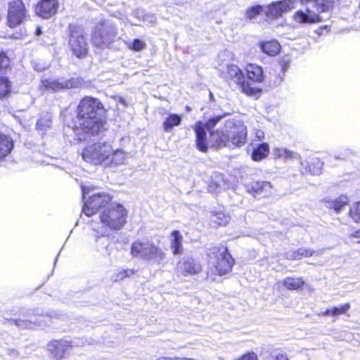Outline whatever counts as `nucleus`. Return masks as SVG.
Instances as JSON below:
<instances>
[{
	"label": "nucleus",
	"mask_w": 360,
	"mask_h": 360,
	"mask_svg": "<svg viewBox=\"0 0 360 360\" xmlns=\"http://www.w3.org/2000/svg\"><path fill=\"white\" fill-rule=\"evenodd\" d=\"M101 103L96 98H83L77 108V115L72 122V126L64 129L65 134L72 131L75 142L87 140L91 136L98 135L105 130ZM68 136V134H66Z\"/></svg>",
	"instance_id": "obj_1"
},
{
	"label": "nucleus",
	"mask_w": 360,
	"mask_h": 360,
	"mask_svg": "<svg viewBox=\"0 0 360 360\" xmlns=\"http://www.w3.org/2000/svg\"><path fill=\"white\" fill-rule=\"evenodd\" d=\"M307 6L297 11L293 15V20L299 24H314L321 21L320 12L328 11L335 0H299Z\"/></svg>",
	"instance_id": "obj_2"
},
{
	"label": "nucleus",
	"mask_w": 360,
	"mask_h": 360,
	"mask_svg": "<svg viewBox=\"0 0 360 360\" xmlns=\"http://www.w3.org/2000/svg\"><path fill=\"white\" fill-rule=\"evenodd\" d=\"M221 76L227 80H232L237 84L241 91L249 96L259 97L262 94V89L252 84L245 79L242 70L235 65H226V69L219 68Z\"/></svg>",
	"instance_id": "obj_3"
},
{
	"label": "nucleus",
	"mask_w": 360,
	"mask_h": 360,
	"mask_svg": "<svg viewBox=\"0 0 360 360\" xmlns=\"http://www.w3.org/2000/svg\"><path fill=\"white\" fill-rule=\"evenodd\" d=\"M127 211L121 204L111 205L100 214L102 224L113 231L122 229L127 222Z\"/></svg>",
	"instance_id": "obj_4"
},
{
	"label": "nucleus",
	"mask_w": 360,
	"mask_h": 360,
	"mask_svg": "<svg viewBox=\"0 0 360 360\" xmlns=\"http://www.w3.org/2000/svg\"><path fill=\"white\" fill-rule=\"evenodd\" d=\"M112 146L108 142H97L88 144L82 152V156L88 163L98 165L104 164L110 158Z\"/></svg>",
	"instance_id": "obj_5"
},
{
	"label": "nucleus",
	"mask_w": 360,
	"mask_h": 360,
	"mask_svg": "<svg viewBox=\"0 0 360 360\" xmlns=\"http://www.w3.org/2000/svg\"><path fill=\"white\" fill-rule=\"evenodd\" d=\"M131 255L143 259L160 263L165 258L164 252L149 240H138L131 246Z\"/></svg>",
	"instance_id": "obj_6"
},
{
	"label": "nucleus",
	"mask_w": 360,
	"mask_h": 360,
	"mask_svg": "<svg viewBox=\"0 0 360 360\" xmlns=\"http://www.w3.org/2000/svg\"><path fill=\"white\" fill-rule=\"evenodd\" d=\"M224 129L227 134L229 143L241 147L247 142V127L241 120L231 118L226 121Z\"/></svg>",
	"instance_id": "obj_7"
},
{
	"label": "nucleus",
	"mask_w": 360,
	"mask_h": 360,
	"mask_svg": "<svg viewBox=\"0 0 360 360\" xmlns=\"http://www.w3.org/2000/svg\"><path fill=\"white\" fill-rule=\"evenodd\" d=\"M82 192L84 200L82 211L87 217H91L96 214L101 207H104L112 200V197L106 193H94L89 198H86L89 193V188L86 186H82Z\"/></svg>",
	"instance_id": "obj_8"
},
{
	"label": "nucleus",
	"mask_w": 360,
	"mask_h": 360,
	"mask_svg": "<svg viewBox=\"0 0 360 360\" xmlns=\"http://www.w3.org/2000/svg\"><path fill=\"white\" fill-rule=\"evenodd\" d=\"M209 256L210 259H214L212 263L219 275H224L231 271L234 259L228 252L226 247L224 245L213 247L210 250Z\"/></svg>",
	"instance_id": "obj_9"
},
{
	"label": "nucleus",
	"mask_w": 360,
	"mask_h": 360,
	"mask_svg": "<svg viewBox=\"0 0 360 360\" xmlns=\"http://www.w3.org/2000/svg\"><path fill=\"white\" fill-rule=\"evenodd\" d=\"M70 41L71 49L77 58H82L87 53V43L83 34L81 26L76 24L69 25Z\"/></svg>",
	"instance_id": "obj_10"
},
{
	"label": "nucleus",
	"mask_w": 360,
	"mask_h": 360,
	"mask_svg": "<svg viewBox=\"0 0 360 360\" xmlns=\"http://www.w3.org/2000/svg\"><path fill=\"white\" fill-rule=\"evenodd\" d=\"M117 36V29L111 23L102 22L96 26L92 37L96 46L101 47L112 43Z\"/></svg>",
	"instance_id": "obj_11"
},
{
	"label": "nucleus",
	"mask_w": 360,
	"mask_h": 360,
	"mask_svg": "<svg viewBox=\"0 0 360 360\" xmlns=\"http://www.w3.org/2000/svg\"><path fill=\"white\" fill-rule=\"evenodd\" d=\"M25 16L26 10L22 1L15 0L9 3L8 11V25L9 27H17L23 22Z\"/></svg>",
	"instance_id": "obj_12"
},
{
	"label": "nucleus",
	"mask_w": 360,
	"mask_h": 360,
	"mask_svg": "<svg viewBox=\"0 0 360 360\" xmlns=\"http://www.w3.org/2000/svg\"><path fill=\"white\" fill-rule=\"evenodd\" d=\"M81 85V81L78 79H46L41 80L43 89L47 91H58L63 89L77 88Z\"/></svg>",
	"instance_id": "obj_13"
},
{
	"label": "nucleus",
	"mask_w": 360,
	"mask_h": 360,
	"mask_svg": "<svg viewBox=\"0 0 360 360\" xmlns=\"http://www.w3.org/2000/svg\"><path fill=\"white\" fill-rule=\"evenodd\" d=\"M79 345V342H77L75 340H53L47 345V349L52 357L56 359L60 360L65 357L66 352L70 348Z\"/></svg>",
	"instance_id": "obj_14"
},
{
	"label": "nucleus",
	"mask_w": 360,
	"mask_h": 360,
	"mask_svg": "<svg viewBox=\"0 0 360 360\" xmlns=\"http://www.w3.org/2000/svg\"><path fill=\"white\" fill-rule=\"evenodd\" d=\"M176 272L184 276L199 274L202 266L198 260L191 257H183L176 264Z\"/></svg>",
	"instance_id": "obj_15"
},
{
	"label": "nucleus",
	"mask_w": 360,
	"mask_h": 360,
	"mask_svg": "<svg viewBox=\"0 0 360 360\" xmlns=\"http://www.w3.org/2000/svg\"><path fill=\"white\" fill-rule=\"evenodd\" d=\"M299 0H285L271 4L266 11L269 18H276L282 15L283 13L288 12L294 8L298 4Z\"/></svg>",
	"instance_id": "obj_16"
},
{
	"label": "nucleus",
	"mask_w": 360,
	"mask_h": 360,
	"mask_svg": "<svg viewBox=\"0 0 360 360\" xmlns=\"http://www.w3.org/2000/svg\"><path fill=\"white\" fill-rule=\"evenodd\" d=\"M49 316H44L39 315L34 316L30 320L15 319L12 320V323L15 325L20 329H37L43 328L47 326Z\"/></svg>",
	"instance_id": "obj_17"
},
{
	"label": "nucleus",
	"mask_w": 360,
	"mask_h": 360,
	"mask_svg": "<svg viewBox=\"0 0 360 360\" xmlns=\"http://www.w3.org/2000/svg\"><path fill=\"white\" fill-rule=\"evenodd\" d=\"M58 9L57 0H41L35 8L36 13L43 18H49L54 15Z\"/></svg>",
	"instance_id": "obj_18"
},
{
	"label": "nucleus",
	"mask_w": 360,
	"mask_h": 360,
	"mask_svg": "<svg viewBox=\"0 0 360 360\" xmlns=\"http://www.w3.org/2000/svg\"><path fill=\"white\" fill-rule=\"evenodd\" d=\"M195 134L196 148L202 153H207L208 150L207 136L205 129V124L202 121H198L193 127Z\"/></svg>",
	"instance_id": "obj_19"
},
{
	"label": "nucleus",
	"mask_w": 360,
	"mask_h": 360,
	"mask_svg": "<svg viewBox=\"0 0 360 360\" xmlns=\"http://www.w3.org/2000/svg\"><path fill=\"white\" fill-rule=\"evenodd\" d=\"M210 144L211 147L221 148L229 146L227 134L224 130L210 131Z\"/></svg>",
	"instance_id": "obj_20"
},
{
	"label": "nucleus",
	"mask_w": 360,
	"mask_h": 360,
	"mask_svg": "<svg viewBox=\"0 0 360 360\" xmlns=\"http://www.w3.org/2000/svg\"><path fill=\"white\" fill-rule=\"evenodd\" d=\"M248 82L262 83L264 81V72L262 68L255 64H248L245 68Z\"/></svg>",
	"instance_id": "obj_21"
},
{
	"label": "nucleus",
	"mask_w": 360,
	"mask_h": 360,
	"mask_svg": "<svg viewBox=\"0 0 360 360\" xmlns=\"http://www.w3.org/2000/svg\"><path fill=\"white\" fill-rule=\"evenodd\" d=\"M13 148L12 139L2 133H0V160L6 157Z\"/></svg>",
	"instance_id": "obj_22"
},
{
	"label": "nucleus",
	"mask_w": 360,
	"mask_h": 360,
	"mask_svg": "<svg viewBox=\"0 0 360 360\" xmlns=\"http://www.w3.org/2000/svg\"><path fill=\"white\" fill-rule=\"evenodd\" d=\"M262 51L269 56H276L280 51L281 46L276 40L259 43Z\"/></svg>",
	"instance_id": "obj_23"
},
{
	"label": "nucleus",
	"mask_w": 360,
	"mask_h": 360,
	"mask_svg": "<svg viewBox=\"0 0 360 360\" xmlns=\"http://www.w3.org/2000/svg\"><path fill=\"white\" fill-rule=\"evenodd\" d=\"M127 160V153L120 149L114 150L112 148V155L110 158L106 161L105 165H120L124 163Z\"/></svg>",
	"instance_id": "obj_24"
},
{
	"label": "nucleus",
	"mask_w": 360,
	"mask_h": 360,
	"mask_svg": "<svg viewBox=\"0 0 360 360\" xmlns=\"http://www.w3.org/2000/svg\"><path fill=\"white\" fill-rule=\"evenodd\" d=\"M269 153V145L266 143L259 144L252 150L251 157L254 161L258 162L266 158Z\"/></svg>",
	"instance_id": "obj_25"
},
{
	"label": "nucleus",
	"mask_w": 360,
	"mask_h": 360,
	"mask_svg": "<svg viewBox=\"0 0 360 360\" xmlns=\"http://www.w3.org/2000/svg\"><path fill=\"white\" fill-rule=\"evenodd\" d=\"M301 165L305 172H309L314 175L319 174L322 169L323 163L318 159L314 158L310 164L307 162H301Z\"/></svg>",
	"instance_id": "obj_26"
},
{
	"label": "nucleus",
	"mask_w": 360,
	"mask_h": 360,
	"mask_svg": "<svg viewBox=\"0 0 360 360\" xmlns=\"http://www.w3.org/2000/svg\"><path fill=\"white\" fill-rule=\"evenodd\" d=\"M272 186L269 181H255L252 184V191L259 195L267 196L271 193Z\"/></svg>",
	"instance_id": "obj_27"
},
{
	"label": "nucleus",
	"mask_w": 360,
	"mask_h": 360,
	"mask_svg": "<svg viewBox=\"0 0 360 360\" xmlns=\"http://www.w3.org/2000/svg\"><path fill=\"white\" fill-rule=\"evenodd\" d=\"M172 240L171 241V249L174 255H179L182 253V236L179 231H174L172 233Z\"/></svg>",
	"instance_id": "obj_28"
},
{
	"label": "nucleus",
	"mask_w": 360,
	"mask_h": 360,
	"mask_svg": "<svg viewBox=\"0 0 360 360\" xmlns=\"http://www.w3.org/2000/svg\"><path fill=\"white\" fill-rule=\"evenodd\" d=\"M274 155L276 158H281V159H298L300 160V155L295 153L293 151H291L290 150H288L284 148H276L274 149Z\"/></svg>",
	"instance_id": "obj_29"
},
{
	"label": "nucleus",
	"mask_w": 360,
	"mask_h": 360,
	"mask_svg": "<svg viewBox=\"0 0 360 360\" xmlns=\"http://www.w3.org/2000/svg\"><path fill=\"white\" fill-rule=\"evenodd\" d=\"M326 207L333 209L337 213L348 204V198L345 195H341L334 200L326 201Z\"/></svg>",
	"instance_id": "obj_30"
},
{
	"label": "nucleus",
	"mask_w": 360,
	"mask_h": 360,
	"mask_svg": "<svg viewBox=\"0 0 360 360\" xmlns=\"http://www.w3.org/2000/svg\"><path fill=\"white\" fill-rule=\"evenodd\" d=\"M181 117L177 114H169L163 122L165 131H170L174 127L179 126L181 124Z\"/></svg>",
	"instance_id": "obj_31"
},
{
	"label": "nucleus",
	"mask_w": 360,
	"mask_h": 360,
	"mask_svg": "<svg viewBox=\"0 0 360 360\" xmlns=\"http://www.w3.org/2000/svg\"><path fill=\"white\" fill-rule=\"evenodd\" d=\"M304 281L300 278L288 277L283 280V283L289 290H297L302 287Z\"/></svg>",
	"instance_id": "obj_32"
},
{
	"label": "nucleus",
	"mask_w": 360,
	"mask_h": 360,
	"mask_svg": "<svg viewBox=\"0 0 360 360\" xmlns=\"http://www.w3.org/2000/svg\"><path fill=\"white\" fill-rule=\"evenodd\" d=\"M51 117L49 114L42 116L37 123V129L41 134L49 129L51 126Z\"/></svg>",
	"instance_id": "obj_33"
},
{
	"label": "nucleus",
	"mask_w": 360,
	"mask_h": 360,
	"mask_svg": "<svg viewBox=\"0 0 360 360\" xmlns=\"http://www.w3.org/2000/svg\"><path fill=\"white\" fill-rule=\"evenodd\" d=\"M212 220L219 226H225L229 223L230 217L224 212H216Z\"/></svg>",
	"instance_id": "obj_34"
},
{
	"label": "nucleus",
	"mask_w": 360,
	"mask_h": 360,
	"mask_svg": "<svg viewBox=\"0 0 360 360\" xmlns=\"http://www.w3.org/2000/svg\"><path fill=\"white\" fill-rule=\"evenodd\" d=\"M11 89L10 81L5 77L0 78V98L7 96Z\"/></svg>",
	"instance_id": "obj_35"
},
{
	"label": "nucleus",
	"mask_w": 360,
	"mask_h": 360,
	"mask_svg": "<svg viewBox=\"0 0 360 360\" xmlns=\"http://www.w3.org/2000/svg\"><path fill=\"white\" fill-rule=\"evenodd\" d=\"M129 49L134 51H141L146 48V44L139 39H134L131 42L127 43Z\"/></svg>",
	"instance_id": "obj_36"
},
{
	"label": "nucleus",
	"mask_w": 360,
	"mask_h": 360,
	"mask_svg": "<svg viewBox=\"0 0 360 360\" xmlns=\"http://www.w3.org/2000/svg\"><path fill=\"white\" fill-rule=\"evenodd\" d=\"M349 214L355 222H360V201L352 205Z\"/></svg>",
	"instance_id": "obj_37"
},
{
	"label": "nucleus",
	"mask_w": 360,
	"mask_h": 360,
	"mask_svg": "<svg viewBox=\"0 0 360 360\" xmlns=\"http://www.w3.org/2000/svg\"><path fill=\"white\" fill-rule=\"evenodd\" d=\"M226 114H224L222 115H217L213 117L210 118L207 122L205 124V129L208 130L209 132L210 131H213L212 129L219 122V121L224 117Z\"/></svg>",
	"instance_id": "obj_38"
},
{
	"label": "nucleus",
	"mask_w": 360,
	"mask_h": 360,
	"mask_svg": "<svg viewBox=\"0 0 360 360\" xmlns=\"http://www.w3.org/2000/svg\"><path fill=\"white\" fill-rule=\"evenodd\" d=\"M262 10L260 6H252L246 11L245 16L249 20L255 19L260 14Z\"/></svg>",
	"instance_id": "obj_39"
},
{
	"label": "nucleus",
	"mask_w": 360,
	"mask_h": 360,
	"mask_svg": "<svg viewBox=\"0 0 360 360\" xmlns=\"http://www.w3.org/2000/svg\"><path fill=\"white\" fill-rule=\"evenodd\" d=\"M350 305L348 303L342 304L339 307L332 308V316H339L345 314L349 309Z\"/></svg>",
	"instance_id": "obj_40"
},
{
	"label": "nucleus",
	"mask_w": 360,
	"mask_h": 360,
	"mask_svg": "<svg viewBox=\"0 0 360 360\" xmlns=\"http://www.w3.org/2000/svg\"><path fill=\"white\" fill-rule=\"evenodd\" d=\"M265 360H289L287 356L283 353L275 351L269 355Z\"/></svg>",
	"instance_id": "obj_41"
},
{
	"label": "nucleus",
	"mask_w": 360,
	"mask_h": 360,
	"mask_svg": "<svg viewBox=\"0 0 360 360\" xmlns=\"http://www.w3.org/2000/svg\"><path fill=\"white\" fill-rule=\"evenodd\" d=\"M134 274V271L132 269H124L119 271L115 278V281L122 280L126 277L130 276Z\"/></svg>",
	"instance_id": "obj_42"
},
{
	"label": "nucleus",
	"mask_w": 360,
	"mask_h": 360,
	"mask_svg": "<svg viewBox=\"0 0 360 360\" xmlns=\"http://www.w3.org/2000/svg\"><path fill=\"white\" fill-rule=\"evenodd\" d=\"M297 255L299 257V259H301L302 257H311L314 254V251L310 249L305 248H300L297 251Z\"/></svg>",
	"instance_id": "obj_43"
},
{
	"label": "nucleus",
	"mask_w": 360,
	"mask_h": 360,
	"mask_svg": "<svg viewBox=\"0 0 360 360\" xmlns=\"http://www.w3.org/2000/svg\"><path fill=\"white\" fill-rule=\"evenodd\" d=\"M9 59L3 53H0V70L7 68L9 66Z\"/></svg>",
	"instance_id": "obj_44"
},
{
	"label": "nucleus",
	"mask_w": 360,
	"mask_h": 360,
	"mask_svg": "<svg viewBox=\"0 0 360 360\" xmlns=\"http://www.w3.org/2000/svg\"><path fill=\"white\" fill-rule=\"evenodd\" d=\"M284 257H285V259H290V260L299 259V257L297 255V252L296 251L287 252L285 254Z\"/></svg>",
	"instance_id": "obj_45"
},
{
	"label": "nucleus",
	"mask_w": 360,
	"mask_h": 360,
	"mask_svg": "<svg viewBox=\"0 0 360 360\" xmlns=\"http://www.w3.org/2000/svg\"><path fill=\"white\" fill-rule=\"evenodd\" d=\"M238 360H257V357L254 352H250L243 355Z\"/></svg>",
	"instance_id": "obj_46"
},
{
	"label": "nucleus",
	"mask_w": 360,
	"mask_h": 360,
	"mask_svg": "<svg viewBox=\"0 0 360 360\" xmlns=\"http://www.w3.org/2000/svg\"><path fill=\"white\" fill-rule=\"evenodd\" d=\"M255 136L259 141H262L264 139V133L262 130L260 129L255 130Z\"/></svg>",
	"instance_id": "obj_47"
},
{
	"label": "nucleus",
	"mask_w": 360,
	"mask_h": 360,
	"mask_svg": "<svg viewBox=\"0 0 360 360\" xmlns=\"http://www.w3.org/2000/svg\"><path fill=\"white\" fill-rule=\"evenodd\" d=\"M350 238L356 239V243H360V229L353 231L350 235Z\"/></svg>",
	"instance_id": "obj_48"
},
{
	"label": "nucleus",
	"mask_w": 360,
	"mask_h": 360,
	"mask_svg": "<svg viewBox=\"0 0 360 360\" xmlns=\"http://www.w3.org/2000/svg\"><path fill=\"white\" fill-rule=\"evenodd\" d=\"M94 232L95 233V237H96V241L98 242V240L99 239H101V237L104 236L105 234V231H96L95 229H94Z\"/></svg>",
	"instance_id": "obj_49"
},
{
	"label": "nucleus",
	"mask_w": 360,
	"mask_h": 360,
	"mask_svg": "<svg viewBox=\"0 0 360 360\" xmlns=\"http://www.w3.org/2000/svg\"><path fill=\"white\" fill-rule=\"evenodd\" d=\"M33 68L38 72H42L46 68V66L41 65V64H38L37 63H33Z\"/></svg>",
	"instance_id": "obj_50"
},
{
	"label": "nucleus",
	"mask_w": 360,
	"mask_h": 360,
	"mask_svg": "<svg viewBox=\"0 0 360 360\" xmlns=\"http://www.w3.org/2000/svg\"><path fill=\"white\" fill-rule=\"evenodd\" d=\"M155 360H179L177 357H167V356H161Z\"/></svg>",
	"instance_id": "obj_51"
},
{
	"label": "nucleus",
	"mask_w": 360,
	"mask_h": 360,
	"mask_svg": "<svg viewBox=\"0 0 360 360\" xmlns=\"http://www.w3.org/2000/svg\"><path fill=\"white\" fill-rule=\"evenodd\" d=\"M332 308L331 309H326L323 313V316H328V315H331L332 316Z\"/></svg>",
	"instance_id": "obj_52"
},
{
	"label": "nucleus",
	"mask_w": 360,
	"mask_h": 360,
	"mask_svg": "<svg viewBox=\"0 0 360 360\" xmlns=\"http://www.w3.org/2000/svg\"><path fill=\"white\" fill-rule=\"evenodd\" d=\"M101 243L104 245L105 247H107L109 244L108 240L107 238H104L103 240H102Z\"/></svg>",
	"instance_id": "obj_53"
},
{
	"label": "nucleus",
	"mask_w": 360,
	"mask_h": 360,
	"mask_svg": "<svg viewBox=\"0 0 360 360\" xmlns=\"http://www.w3.org/2000/svg\"><path fill=\"white\" fill-rule=\"evenodd\" d=\"M41 30L40 27H37V30H36V34L37 35H40L41 34Z\"/></svg>",
	"instance_id": "obj_54"
},
{
	"label": "nucleus",
	"mask_w": 360,
	"mask_h": 360,
	"mask_svg": "<svg viewBox=\"0 0 360 360\" xmlns=\"http://www.w3.org/2000/svg\"><path fill=\"white\" fill-rule=\"evenodd\" d=\"M210 98L211 101H213L214 100V96H213V94L212 92H210Z\"/></svg>",
	"instance_id": "obj_55"
},
{
	"label": "nucleus",
	"mask_w": 360,
	"mask_h": 360,
	"mask_svg": "<svg viewBox=\"0 0 360 360\" xmlns=\"http://www.w3.org/2000/svg\"><path fill=\"white\" fill-rule=\"evenodd\" d=\"M286 69H287V65H283V70L284 71V70H285Z\"/></svg>",
	"instance_id": "obj_56"
}]
</instances>
